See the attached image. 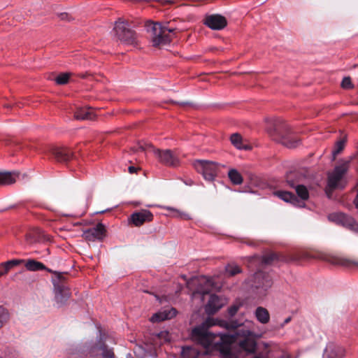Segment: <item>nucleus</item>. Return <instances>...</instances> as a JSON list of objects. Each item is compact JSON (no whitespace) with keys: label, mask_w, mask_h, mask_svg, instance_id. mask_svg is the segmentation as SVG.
<instances>
[{"label":"nucleus","mask_w":358,"mask_h":358,"mask_svg":"<svg viewBox=\"0 0 358 358\" xmlns=\"http://www.w3.org/2000/svg\"><path fill=\"white\" fill-rule=\"evenodd\" d=\"M255 316L262 324H267L270 320L268 311L263 307H258L255 310Z\"/></svg>","instance_id":"b1692460"},{"label":"nucleus","mask_w":358,"mask_h":358,"mask_svg":"<svg viewBox=\"0 0 358 358\" xmlns=\"http://www.w3.org/2000/svg\"><path fill=\"white\" fill-rule=\"evenodd\" d=\"M206 282L211 285V280H210L208 279L206 280Z\"/></svg>","instance_id":"37998d69"},{"label":"nucleus","mask_w":358,"mask_h":358,"mask_svg":"<svg viewBox=\"0 0 358 358\" xmlns=\"http://www.w3.org/2000/svg\"><path fill=\"white\" fill-rule=\"evenodd\" d=\"M204 24L211 29L220 30L227 26V22L224 16L214 14L206 16Z\"/></svg>","instance_id":"ddd939ff"},{"label":"nucleus","mask_w":358,"mask_h":358,"mask_svg":"<svg viewBox=\"0 0 358 358\" xmlns=\"http://www.w3.org/2000/svg\"><path fill=\"white\" fill-rule=\"evenodd\" d=\"M52 155L60 163H66L73 157V153L67 147H56L52 149Z\"/></svg>","instance_id":"2eb2a0df"},{"label":"nucleus","mask_w":358,"mask_h":358,"mask_svg":"<svg viewBox=\"0 0 358 358\" xmlns=\"http://www.w3.org/2000/svg\"><path fill=\"white\" fill-rule=\"evenodd\" d=\"M194 166L196 171L201 173L207 180H213L217 175V166L213 162L198 160L195 162Z\"/></svg>","instance_id":"0eeeda50"},{"label":"nucleus","mask_w":358,"mask_h":358,"mask_svg":"<svg viewBox=\"0 0 358 358\" xmlns=\"http://www.w3.org/2000/svg\"><path fill=\"white\" fill-rule=\"evenodd\" d=\"M177 310L174 308H164L155 313L150 318L152 322H159L171 320L176 315Z\"/></svg>","instance_id":"f3484780"},{"label":"nucleus","mask_w":358,"mask_h":358,"mask_svg":"<svg viewBox=\"0 0 358 358\" xmlns=\"http://www.w3.org/2000/svg\"><path fill=\"white\" fill-rule=\"evenodd\" d=\"M153 219L152 213L146 209H142L139 211H136L133 213L129 218V221L130 223H132L136 227H140L143 225L145 222H148L152 221Z\"/></svg>","instance_id":"9b49d317"},{"label":"nucleus","mask_w":358,"mask_h":358,"mask_svg":"<svg viewBox=\"0 0 358 358\" xmlns=\"http://www.w3.org/2000/svg\"><path fill=\"white\" fill-rule=\"evenodd\" d=\"M347 142V136H344L340 140L335 143L334 150H332L333 159H335L336 157L339 155L344 149Z\"/></svg>","instance_id":"a878e982"},{"label":"nucleus","mask_w":358,"mask_h":358,"mask_svg":"<svg viewBox=\"0 0 358 358\" xmlns=\"http://www.w3.org/2000/svg\"><path fill=\"white\" fill-rule=\"evenodd\" d=\"M9 270L10 269L6 266V264L5 262L0 264V275H3L4 274L7 273Z\"/></svg>","instance_id":"e433bc0d"},{"label":"nucleus","mask_w":358,"mask_h":358,"mask_svg":"<svg viewBox=\"0 0 358 358\" xmlns=\"http://www.w3.org/2000/svg\"><path fill=\"white\" fill-rule=\"evenodd\" d=\"M0 358H1V357H0Z\"/></svg>","instance_id":"de8ad7c7"},{"label":"nucleus","mask_w":358,"mask_h":358,"mask_svg":"<svg viewBox=\"0 0 358 358\" xmlns=\"http://www.w3.org/2000/svg\"><path fill=\"white\" fill-rule=\"evenodd\" d=\"M140 148H141V150H144V148H143L142 146H141V147H140Z\"/></svg>","instance_id":"49530a36"},{"label":"nucleus","mask_w":358,"mask_h":358,"mask_svg":"<svg viewBox=\"0 0 358 358\" xmlns=\"http://www.w3.org/2000/svg\"><path fill=\"white\" fill-rule=\"evenodd\" d=\"M169 22L162 24L159 22H149L145 24L147 31L150 34L152 45L159 47L166 45L171 41V34L177 29L169 27Z\"/></svg>","instance_id":"7ed1b4c3"},{"label":"nucleus","mask_w":358,"mask_h":358,"mask_svg":"<svg viewBox=\"0 0 358 358\" xmlns=\"http://www.w3.org/2000/svg\"><path fill=\"white\" fill-rule=\"evenodd\" d=\"M106 229L103 224L99 223L94 227L89 229L83 232L84 238L90 241L102 240L106 236Z\"/></svg>","instance_id":"f8f14e48"},{"label":"nucleus","mask_w":358,"mask_h":358,"mask_svg":"<svg viewBox=\"0 0 358 358\" xmlns=\"http://www.w3.org/2000/svg\"><path fill=\"white\" fill-rule=\"evenodd\" d=\"M70 76L71 73H61L56 77L55 82L58 85H66L69 82Z\"/></svg>","instance_id":"7c9ffc66"},{"label":"nucleus","mask_w":358,"mask_h":358,"mask_svg":"<svg viewBox=\"0 0 358 358\" xmlns=\"http://www.w3.org/2000/svg\"><path fill=\"white\" fill-rule=\"evenodd\" d=\"M255 280L259 283V286H261L264 289L270 287L272 285V281L268 275L264 272H257L255 276Z\"/></svg>","instance_id":"4be33fe9"},{"label":"nucleus","mask_w":358,"mask_h":358,"mask_svg":"<svg viewBox=\"0 0 358 358\" xmlns=\"http://www.w3.org/2000/svg\"><path fill=\"white\" fill-rule=\"evenodd\" d=\"M316 258L321 259L336 266H341L346 268L358 267V261H356L355 259L331 255L324 253H318L314 255L307 251H299L294 254H292L288 257L287 261L289 262L299 264L302 262Z\"/></svg>","instance_id":"f03ea898"},{"label":"nucleus","mask_w":358,"mask_h":358,"mask_svg":"<svg viewBox=\"0 0 358 358\" xmlns=\"http://www.w3.org/2000/svg\"><path fill=\"white\" fill-rule=\"evenodd\" d=\"M153 152L158 161L165 166H176L179 164L178 155L171 150L154 149Z\"/></svg>","instance_id":"6e6552de"},{"label":"nucleus","mask_w":358,"mask_h":358,"mask_svg":"<svg viewBox=\"0 0 358 358\" xmlns=\"http://www.w3.org/2000/svg\"><path fill=\"white\" fill-rule=\"evenodd\" d=\"M293 173H289L287 176V184L293 188H295L298 196L301 200H307L309 198V193L307 188L303 185H297L296 182L292 179Z\"/></svg>","instance_id":"a211bd4d"},{"label":"nucleus","mask_w":358,"mask_h":358,"mask_svg":"<svg viewBox=\"0 0 358 358\" xmlns=\"http://www.w3.org/2000/svg\"><path fill=\"white\" fill-rule=\"evenodd\" d=\"M22 262V261L18 259H12L5 263L6 264V266L8 267V268L10 269L11 268L19 265Z\"/></svg>","instance_id":"c9c22d12"},{"label":"nucleus","mask_w":358,"mask_h":358,"mask_svg":"<svg viewBox=\"0 0 358 358\" xmlns=\"http://www.w3.org/2000/svg\"><path fill=\"white\" fill-rule=\"evenodd\" d=\"M4 107H5V108H9V107H10V105H9V104H5V105H4Z\"/></svg>","instance_id":"79ce46f5"},{"label":"nucleus","mask_w":358,"mask_h":358,"mask_svg":"<svg viewBox=\"0 0 358 358\" xmlns=\"http://www.w3.org/2000/svg\"><path fill=\"white\" fill-rule=\"evenodd\" d=\"M127 358H133V357L131 355H129Z\"/></svg>","instance_id":"a18cd8bd"},{"label":"nucleus","mask_w":358,"mask_h":358,"mask_svg":"<svg viewBox=\"0 0 358 358\" xmlns=\"http://www.w3.org/2000/svg\"><path fill=\"white\" fill-rule=\"evenodd\" d=\"M231 143L238 149L248 150L251 149V146L244 143L242 136L235 133L231 136L230 138Z\"/></svg>","instance_id":"412c9836"},{"label":"nucleus","mask_w":358,"mask_h":358,"mask_svg":"<svg viewBox=\"0 0 358 358\" xmlns=\"http://www.w3.org/2000/svg\"><path fill=\"white\" fill-rule=\"evenodd\" d=\"M278 259V255L274 252L265 255L262 258V262L265 264H272L275 260Z\"/></svg>","instance_id":"c756f323"},{"label":"nucleus","mask_w":358,"mask_h":358,"mask_svg":"<svg viewBox=\"0 0 358 358\" xmlns=\"http://www.w3.org/2000/svg\"><path fill=\"white\" fill-rule=\"evenodd\" d=\"M241 306V303H235V304L232 305L231 306H230L228 308L229 315L230 317L234 316L236 314V313L238 312V310H239Z\"/></svg>","instance_id":"72a5a7b5"},{"label":"nucleus","mask_w":358,"mask_h":358,"mask_svg":"<svg viewBox=\"0 0 358 358\" xmlns=\"http://www.w3.org/2000/svg\"><path fill=\"white\" fill-rule=\"evenodd\" d=\"M89 355L93 358H115L113 349L101 341L91 347Z\"/></svg>","instance_id":"9d476101"},{"label":"nucleus","mask_w":358,"mask_h":358,"mask_svg":"<svg viewBox=\"0 0 358 358\" xmlns=\"http://www.w3.org/2000/svg\"><path fill=\"white\" fill-rule=\"evenodd\" d=\"M226 303L225 299L216 294H211L206 305V312L208 314H214L220 309Z\"/></svg>","instance_id":"dca6fc26"},{"label":"nucleus","mask_w":358,"mask_h":358,"mask_svg":"<svg viewBox=\"0 0 358 358\" xmlns=\"http://www.w3.org/2000/svg\"><path fill=\"white\" fill-rule=\"evenodd\" d=\"M222 326H224L227 329H236L242 325V323H239L236 321H232L230 323L227 322H222Z\"/></svg>","instance_id":"f704fd0d"},{"label":"nucleus","mask_w":358,"mask_h":358,"mask_svg":"<svg viewBox=\"0 0 358 358\" xmlns=\"http://www.w3.org/2000/svg\"><path fill=\"white\" fill-rule=\"evenodd\" d=\"M345 350L341 345L334 343H329L323 353L322 358H345Z\"/></svg>","instance_id":"4468645a"},{"label":"nucleus","mask_w":358,"mask_h":358,"mask_svg":"<svg viewBox=\"0 0 358 358\" xmlns=\"http://www.w3.org/2000/svg\"><path fill=\"white\" fill-rule=\"evenodd\" d=\"M88 200L89 199H87L86 200V201L85 202L84 205H83V213H85L87 209V207H88Z\"/></svg>","instance_id":"ea45409f"},{"label":"nucleus","mask_w":358,"mask_h":358,"mask_svg":"<svg viewBox=\"0 0 358 358\" xmlns=\"http://www.w3.org/2000/svg\"><path fill=\"white\" fill-rule=\"evenodd\" d=\"M266 122L267 132L273 140L288 148H296L300 144V140L293 136L289 126L285 120L280 118H271Z\"/></svg>","instance_id":"f257e3e1"},{"label":"nucleus","mask_w":358,"mask_h":358,"mask_svg":"<svg viewBox=\"0 0 358 358\" xmlns=\"http://www.w3.org/2000/svg\"><path fill=\"white\" fill-rule=\"evenodd\" d=\"M67 273L54 272L52 283L55 287V301L59 306L63 305L70 297L71 293L65 282Z\"/></svg>","instance_id":"20e7f679"},{"label":"nucleus","mask_w":358,"mask_h":358,"mask_svg":"<svg viewBox=\"0 0 358 358\" xmlns=\"http://www.w3.org/2000/svg\"><path fill=\"white\" fill-rule=\"evenodd\" d=\"M128 170H129V172L131 174L137 172V168H136L135 166H129Z\"/></svg>","instance_id":"58836bf2"},{"label":"nucleus","mask_w":358,"mask_h":358,"mask_svg":"<svg viewBox=\"0 0 358 358\" xmlns=\"http://www.w3.org/2000/svg\"><path fill=\"white\" fill-rule=\"evenodd\" d=\"M178 103L180 104V105H182V106H185V105L188 104L187 103Z\"/></svg>","instance_id":"a19ab883"},{"label":"nucleus","mask_w":358,"mask_h":358,"mask_svg":"<svg viewBox=\"0 0 358 358\" xmlns=\"http://www.w3.org/2000/svg\"><path fill=\"white\" fill-rule=\"evenodd\" d=\"M350 167V161L341 162L331 173L328 174V188L334 190L338 186V182L347 173Z\"/></svg>","instance_id":"423d86ee"},{"label":"nucleus","mask_w":358,"mask_h":358,"mask_svg":"<svg viewBox=\"0 0 358 358\" xmlns=\"http://www.w3.org/2000/svg\"><path fill=\"white\" fill-rule=\"evenodd\" d=\"M274 195L277 196L286 202L292 203L294 206H301V202L292 192L287 191H276L274 192Z\"/></svg>","instance_id":"6ab92c4d"},{"label":"nucleus","mask_w":358,"mask_h":358,"mask_svg":"<svg viewBox=\"0 0 358 358\" xmlns=\"http://www.w3.org/2000/svg\"><path fill=\"white\" fill-rule=\"evenodd\" d=\"M17 174L12 173L10 172H0V184L1 185H10L15 182V178Z\"/></svg>","instance_id":"393cba45"},{"label":"nucleus","mask_w":358,"mask_h":358,"mask_svg":"<svg viewBox=\"0 0 358 358\" xmlns=\"http://www.w3.org/2000/svg\"><path fill=\"white\" fill-rule=\"evenodd\" d=\"M226 275L228 277L234 276L240 273L242 270L237 264L234 263L228 264L225 267Z\"/></svg>","instance_id":"cd10ccee"},{"label":"nucleus","mask_w":358,"mask_h":358,"mask_svg":"<svg viewBox=\"0 0 358 358\" xmlns=\"http://www.w3.org/2000/svg\"><path fill=\"white\" fill-rule=\"evenodd\" d=\"M341 87L345 90L353 88L351 78L350 77H345L341 82Z\"/></svg>","instance_id":"473e14b6"},{"label":"nucleus","mask_w":358,"mask_h":358,"mask_svg":"<svg viewBox=\"0 0 358 358\" xmlns=\"http://www.w3.org/2000/svg\"><path fill=\"white\" fill-rule=\"evenodd\" d=\"M292 320V317H288L287 318H286L284 321L283 323H282L280 325V328H282L286 324H288Z\"/></svg>","instance_id":"4c0bfd02"},{"label":"nucleus","mask_w":358,"mask_h":358,"mask_svg":"<svg viewBox=\"0 0 358 358\" xmlns=\"http://www.w3.org/2000/svg\"><path fill=\"white\" fill-rule=\"evenodd\" d=\"M228 177L234 185H241L243 182V177L236 169L229 171Z\"/></svg>","instance_id":"bb28decb"},{"label":"nucleus","mask_w":358,"mask_h":358,"mask_svg":"<svg viewBox=\"0 0 358 358\" xmlns=\"http://www.w3.org/2000/svg\"><path fill=\"white\" fill-rule=\"evenodd\" d=\"M25 267L29 271H41V270H47L48 272L54 274L53 271L51 269L47 268L45 266L39 262H37L34 259L28 260L25 264Z\"/></svg>","instance_id":"5701e85b"},{"label":"nucleus","mask_w":358,"mask_h":358,"mask_svg":"<svg viewBox=\"0 0 358 358\" xmlns=\"http://www.w3.org/2000/svg\"><path fill=\"white\" fill-rule=\"evenodd\" d=\"M74 117L79 120H92L94 117V115L89 108H79L74 113Z\"/></svg>","instance_id":"aec40b11"},{"label":"nucleus","mask_w":358,"mask_h":358,"mask_svg":"<svg viewBox=\"0 0 358 358\" xmlns=\"http://www.w3.org/2000/svg\"><path fill=\"white\" fill-rule=\"evenodd\" d=\"M114 31L116 37L121 42L129 45L136 43V34L129 28L127 21L119 18L115 22Z\"/></svg>","instance_id":"39448f33"},{"label":"nucleus","mask_w":358,"mask_h":358,"mask_svg":"<svg viewBox=\"0 0 358 358\" xmlns=\"http://www.w3.org/2000/svg\"><path fill=\"white\" fill-rule=\"evenodd\" d=\"M329 218L337 224H341L342 226L352 231H358V223L355 220L353 217L345 213H332L329 215Z\"/></svg>","instance_id":"1a4fd4ad"},{"label":"nucleus","mask_w":358,"mask_h":358,"mask_svg":"<svg viewBox=\"0 0 358 358\" xmlns=\"http://www.w3.org/2000/svg\"><path fill=\"white\" fill-rule=\"evenodd\" d=\"M250 332L249 331H246V334H245L244 335L245 336H248V335H250Z\"/></svg>","instance_id":"c03bdc74"},{"label":"nucleus","mask_w":358,"mask_h":358,"mask_svg":"<svg viewBox=\"0 0 358 358\" xmlns=\"http://www.w3.org/2000/svg\"><path fill=\"white\" fill-rule=\"evenodd\" d=\"M9 313L8 310L0 306V329L2 328L9 320Z\"/></svg>","instance_id":"c85d7f7f"},{"label":"nucleus","mask_w":358,"mask_h":358,"mask_svg":"<svg viewBox=\"0 0 358 358\" xmlns=\"http://www.w3.org/2000/svg\"><path fill=\"white\" fill-rule=\"evenodd\" d=\"M166 209H167L169 211L174 212L176 213L174 215V216L176 217H179V218H181V219H183V220H186L190 219V216L189 215V214H187L186 213H184V212H181L179 210H177V209H176L174 208L166 207Z\"/></svg>","instance_id":"2f4dec72"}]
</instances>
